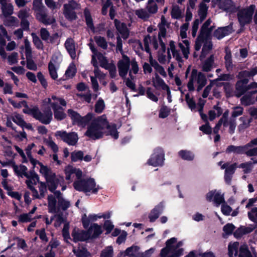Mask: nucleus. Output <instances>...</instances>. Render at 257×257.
Segmentation results:
<instances>
[{"mask_svg":"<svg viewBox=\"0 0 257 257\" xmlns=\"http://www.w3.org/2000/svg\"><path fill=\"white\" fill-rule=\"evenodd\" d=\"M105 133L114 139L118 138V133L115 125L109 124L106 116L103 115L91 122L85 134L91 139L97 140L101 138Z\"/></svg>","mask_w":257,"mask_h":257,"instance_id":"1","label":"nucleus"},{"mask_svg":"<svg viewBox=\"0 0 257 257\" xmlns=\"http://www.w3.org/2000/svg\"><path fill=\"white\" fill-rule=\"evenodd\" d=\"M183 241H178L176 237H172L166 242V247L161 250V257H179L183 254L184 249L182 247Z\"/></svg>","mask_w":257,"mask_h":257,"instance_id":"2","label":"nucleus"},{"mask_svg":"<svg viewBox=\"0 0 257 257\" xmlns=\"http://www.w3.org/2000/svg\"><path fill=\"white\" fill-rule=\"evenodd\" d=\"M73 186L76 190L82 191L86 195L96 194L101 189L95 180L91 178L77 180L74 182Z\"/></svg>","mask_w":257,"mask_h":257,"instance_id":"3","label":"nucleus"},{"mask_svg":"<svg viewBox=\"0 0 257 257\" xmlns=\"http://www.w3.org/2000/svg\"><path fill=\"white\" fill-rule=\"evenodd\" d=\"M55 196L58 199V206L56 204V200L53 195L48 196V203L49 212L51 213H57L60 209L65 210L70 206V202L69 200L63 198L60 191L55 192Z\"/></svg>","mask_w":257,"mask_h":257,"instance_id":"4","label":"nucleus"},{"mask_svg":"<svg viewBox=\"0 0 257 257\" xmlns=\"http://www.w3.org/2000/svg\"><path fill=\"white\" fill-rule=\"evenodd\" d=\"M37 164H38L40 167V173L45 178L49 190L51 192L54 191L56 189L59 182V179L56 178L55 173L50 168L44 165L38 161Z\"/></svg>","mask_w":257,"mask_h":257,"instance_id":"5","label":"nucleus"},{"mask_svg":"<svg viewBox=\"0 0 257 257\" xmlns=\"http://www.w3.org/2000/svg\"><path fill=\"white\" fill-rule=\"evenodd\" d=\"M206 83L205 76L201 72L193 69L192 71L191 77L188 83V88L189 90L194 89V85L197 86V90L200 91Z\"/></svg>","mask_w":257,"mask_h":257,"instance_id":"6","label":"nucleus"},{"mask_svg":"<svg viewBox=\"0 0 257 257\" xmlns=\"http://www.w3.org/2000/svg\"><path fill=\"white\" fill-rule=\"evenodd\" d=\"M165 154L163 150L160 147L155 148L150 159L148 161L149 165L154 167L162 166L165 160Z\"/></svg>","mask_w":257,"mask_h":257,"instance_id":"7","label":"nucleus"},{"mask_svg":"<svg viewBox=\"0 0 257 257\" xmlns=\"http://www.w3.org/2000/svg\"><path fill=\"white\" fill-rule=\"evenodd\" d=\"M255 8V5H251L249 7L241 10L238 12V20L241 27L251 21L252 14Z\"/></svg>","mask_w":257,"mask_h":257,"instance_id":"8","label":"nucleus"},{"mask_svg":"<svg viewBox=\"0 0 257 257\" xmlns=\"http://www.w3.org/2000/svg\"><path fill=\"white\" fill-rule=\"evenodd\" d=\"M211 21L210 19L207 20L202 26L200 30V33L195 43V48L196 51H199L200 49V44L199 43L200 40L202 38H210V34L212 31L213 27H210Z\"/></svg>","mask_w":257,"mask_h":257,"instance_id":"9","label":"nucleus"},{"mask_svg":"<svg viewBox=\"0 0 257 257\" xmlns=\"http://www.w3.org/2000/svg\"><path fill=\"white\" fill-rule=\"evenodd\" d=\"M55 135L70 146L75 145L78 140V135L75 132L68 133L66 131H57Z\"/></svg>","mask_w":257,"mask_h":257,"instance_id":"10","label":"nucleus"},{"mask_svg":"<svg viewBox=\"0 0 257 257\" xmlns=\"http://www.w3.org/2000/svg\"><path fill=\"white\" fill-rule=\"evenodd\" d=\"M68 114L73 120L74 123L82 126H85L92 117V115L90 113L82 117L79 114L72 109L68 110Z\"/></svg>","mask_w":257,"mask_h":257,"instance_id":"11","label":"nucleus"},{"mask_svg":"<svg viewBox=\"0 0 257 257\" xmlns=\"http://www.w3.org/2000/svg\"><path fill=\"white\" fill-rule=\"evenodd\" d=\"M206 198L208 201L212 202L214 205L217 207L225 202L224 195L219 190L210 191L206 194Z\"/></svg>","mask_w":257,"mask_h":257,"instance_id":"12","label":"nucleus"},{"mask_svg":"<svg viewBox=\"0 0 257 257\" xmlns=\"http://www.w3.org/2000/svg\"><path fill=\"white\" fill-rule=\"evenodd\" d=\"M139 66L136 60H133L131 63V69L129 71V77L125 78V82L126 85L133 90L136 89V85L133 82L135 79V76L133 75L136 74L139 72Z\"/></svg>","mask_w":257,"mask_h":257,"instance_id":"13","label":"nucleus"},{"mask_svg":"<svg viewBox=\"0 0 257 257\" xmlns=\"http://www.w3.org/2000/svg\"><path fill=\"white\" fill-rule=\"evenodd\" d=\"M133 60L130 61L129 58L123 55L122 59L117 63V67L119 76L122 78H125L128 72L130 66Z\"/></svg>","mask_w":257,"mask_h":257,"instance_id":"14","label":"nucleus"},{"mask_svg":"<svg viewBox=\"0 0 257 257\" xmlns=\"http://www.w3.org/2000/svg\"><path fill=\"white\" fill-rule=\"evenodd\" d=\"M53 114L51 109L48 107L43 112L37 108L35 118L44 124H49L52 119Z\"/></svg>","mask_w":257,"mask_h":257,"instance_id":"15","label":"nucleus"},{"mask_svg":"<svg viewBox=\"0 0 257 257\" xmlns=\"http://www.w3.org/2000/svg\"><path fill=\"white\" fill-rule=\"evenodd\" d=\"M159 33L158 34V37L160 41L161 50L159 51L158 54V60L161 63H164L165 61V57L163 55V54L166 51V46L165 44L163 43L162 38L165 37L166 35V28L163 27V26L159 27Z\"/></svg>","mask_w":257,"mask_h":257,"instance_id":"16","label":"nucleus"},{"mask_svg":"<svg viewBox=\"0 0 257 257\" xmlns=\"http://www.w3.org/2000/svg\"><path fill=\"white\" fill-rule=\"evenodd\" d=\"M43 104L44 106L50 105L53 109H54L60 107L58 106V104H61L62 106H66V102L62 98L53 95L51 98L49 97L45 98L43 100Z\"/></svg>","mask_w":257,"mask_h":257,"instance_id":"17","label":"nucleus"},{"mask_svg":"<svg viewBox=\"0 0 257 257\" xmlns=\"http://www.w3.org/2000/svg\"><path fill=\"white\" fill-rule=\"evenodd\" d=\"M64 14L67 19L73 20L76 18V15L74 11L79 8L78 4L74 1H71L69 2V4L64 5Z\"/></svg>","mask_w":257,"mask_h":257,"instance_id":"18","label":"nucleus"},{"mask_svg":"<svg viewBox=\"0 0 257 257\" xmlns=\"http://www.w3.org/2000/svg\"><path fill=\"white\" fill-rule=\"evenodd\" d=\"M66 179L71 181L74 176L79 180L82 175V172L80 169L75 168L72 166L69 165L66 167L64 170Z\"/></svg>","mask_w":257,"mask_h":257,"instance_id":"19","label":"nucleus"},{"mask_svg":"<svg viewBox=\"0 0 257 257\" xmlns=\"http://www.w3.org/2000/svg\"><path fill=\"white\" fill-rule=\"evenodd\" d=\"M39 180V177L35 173L32 172L30 175V177L26 180V183L28 187L32 191L33 196L35 198H39V194L37 190L34 187V185H35Z\"/></svg>","mask_w":257,"mask_h":257,"instance_id":"20","label":"nucleus"},{"mask_svg":"<svg viewBox=\"0 0 257 257\" xmlns=\"http://www.w3.org/2000/svg\"><path fill=\"white\" fill-rule=\"evenodd\" d=\"M199 43L200 44V48L203 45L201 54L200 56L201 59H203L206 57V56L212 49V44L210 40V38H202V39L200 40Z\"/></svg>","mask_w":257,"mask_h":257,"instance_id":"21","label":"nucleus"},{"mask_svg":"<svg viewBox=\"0 0 257 257\" xmlns=\"http://www.w3.org/2000/svg\"><path fill=\"white\" fill-rule=\"evenodd\" d=\"M218 5L220 9L229 13L234 12L236 8L231 0H219Z\"/></svg>","mask_w":257,"mask_h":257,"instance_id":"22","label":"nucleus"},{"mask_svg":"<svg viewBox=\"0 0 257 257\" xmlns=\"http://www.w3.org/2000/svg\"><path fill=\"white\" fill-rule=\"evenodd\" d=\"M72 236L75 242L84 241L89 238V235H88L87 232L80 230L76 228L73 230Z\"/></svg>","mask_w":257,"mask_h":257,"instance_id":"23","label":"nucleus"},{"mask_svg":"<svg viewBox=\"0 0 257 257\" xmlns=\"http://www.w3.org/2000/svg\"><path fill=\"white\" fill-rule=\"evenodd\" d=\"M171 52L172 54L173 57L175 58L177 61H182V57L179 53V52L176 49L175 43L173 41L170 42L169 48L168 49L167 54L168 59L169 60H170L172 57Z\"/></svg>","mask_w":257,"mask_h":257,"instance_id":"24","label":"nucleus"},{"mask_svg":"<svg viewBox=\"0 0 257 257\" xmlns=\"http://www.w3.org/2000/svg\"><path fill=\"white\" fill-rule=\"evenodd\" d=\"M232 31L231 26H228L225 27L219 28L217 29L214 33V36L218 39H221L226 35L230 34Z\"/></svg>","mask_w":257,"mask_h":257,"instance_id":"25","label":"nucleus"},{"mask_svg":"<svg viewBox=\"0 0 257 257\" xmlns=\"http://www.w3.org/2000/svg\"><path fill=\"white\" fill-rule=\"evenodd\" d=\"M65 48L73 59L76 57V48L74 40L71 38H68L65 42Z\"/></svg>","mask_w":257,"mask_h":257,"instance_id":"26","label":"nucleus"},{"mask_svg":"<svg viewBox=\"0 0 257 257\" xmlns=\"http://www.w3.org/2000/svg\"><path fill=\"white\" fill-rule=\"evenodd\" d=\"M164 207L163 203H160L151 211L149 216L150 221L154 222L158 218L159 215L162 212Z\"/></svg>","mask_w":257,"mask_h":257,"instance_id":"27","label":"nucleus"},{"mask_svg":"<svg viewBox=\"0 0 257 257\" xmlns=\"http://www.w3.org/2000/svg\"><path fill=\"white\" fill-rule=\"evenodd\" d=\"M36 16L40 22L46 25H51L55 22V19L53 17H48L44 12L37 13Z\"/></svg>","mask_w":257,"mask_h":257,"instance_id":"28","label":"nucleus"},{"mask_svg":"<svg viewBox=\"0 0 257 257\" xmlns=\"http://www.w3.org/2000/svg\"><path fill=\"white\" fill-rule=\"evenodd\" d=\"M114 24L116 29L121 35V36L124 39H126L128 36V31L126 25L117 20H114Z\"/></svg>","mask_w":257,"mask_h":257,"instance_id":"29","label":"nucleus"},{"mask_svg":"<svg viewBox=\"0 0 257 257\" xmlns=\"http://www.w3.org/2000/svg\"><path fill=\"white\" fill-rule=\"evenodd\" d=\"M102 232L101 226L96 223L92 224L87 232L88 235H89V238H95L101 234Z\"/></svg>","mask_w":257,"mask_h":257,"instance_id":"30","label":"nucleus"},{"mask_svg":"<svg viewBox=\"0 0 257 257\" xmlns=\"http://www.w3.org/2000/svg\"><path fill=\"white\" fill-rule=\"evenodd\" d=\"M149 59L151 66L153 67L156 71V74H158V73H159L162 76L166 77V73L164 68L160 65L155 60H154L151 55L150 56Z\"/></svg>","mask_w":257,"mask_h":257,"instance_id":"31","label":"nucleus"},{"mask_svg":"<svg viewBox=\"0 0 257 257\" xmlns=\"http://www.w3.org/2000/svg\"><path fill=\"white\" fill-rule=\"evenodd\" d=\"M13 168L15 173L21 177L23 176L26 177L27 178L30 177V175L27 172V168L24 165H16L15 164H13Z\"/></svg>","mask_w":257,"mask_h":257,"instance_id":"32","label":"nucleus"},{"mask_svg":"<svg viewBox=\"0 0 257 257\" xmlns=\"http://www.w3.org/2000/svg\"><path fill=\"white\" fill-rule=\"evenodd\" d=\"M248 144H251L246 148L244 153L248 156L257 155V147L252 148L253 146L257 145V138L252 140Z\"/></svg>","mask_w":257,"mask_h":257,"instance_id":"33","label":"nucleus"},{"mask_svg":"<svg viewBox=\"0 0 257 257\" xmlns=\"http://www.w3.org/2000/svg\"><path fill=\"white\" fill-rule=\"evenodd\" d=\"M247 83L248 79L244 78L237 82L236 85V89L237 91V95L238 96H240L246 90L245 85Z\"/></svg>","mask_w":257,"mask_h":257,"instance_id":"34","label":"nucleus"},{"mask_svg":"<svg viewBox=\"0 0 257 257\" xmlns=\"http://www.w3.org/2000/svg\"><path fill=\"white\" fill-rule=\"evenodd\" d=\"M152 82L153 86L155 88H161L163 90H165V89L167 88L168 87L164 81L157 74H155V77L153 78Z\"/></svg>","mask_w":257,"mask_h":257,"instance_id":"35","label":"nucleus"},{"mask_svg":"<svg viewBox=\"0 0 257 257\" xmlns=\"http://www.w3.org/2000/svg\"><path fill=\"white\" fill-rule=\"evenodd\" d=\"M251 144H247L246 145L243 146H230L228 147L226 149V152L227 153H234L236 154H242L244 153V151L247 147H248Z\"/></svg>","mask_w":257,"mask_h":257,"instance_id":"36","label":"nucleus"},{"mask_svg":"<svg viewBox=\"0 0 257 257\" xmlns=\"http://www.w3.org/2000/svg\"><path fill=\"white\" fill-rule=\"evenodd\" d=\"M179 46L182 52L184 57L186 59H188L189 54V42L187 40H184L179 43Z\"/></svg>","mask_w":257,"mask_h":257,"instance_id":"37","label":"nucleus"},{"mask_svg":"<svg viewBox=\"0 0 257 257\" xmlns=\"http://www.w3.org/2000/svg\"><path fill=\"white\" fill-rule=\"evenodd\" d=\"M222 162H219L218 165L221 166L222 169H225V173L233 174L237 167L236 164H230L229 163L223 164Z\"/></svg>","mask_w":257,"mask_h":257,"instance_id":"38","label":"nucleus"},{"mask_svg":"<svg viewBox=\"0 0 257 257\" xmlns=\"http://www.w3.org/2000/svg\"><path fill=\"white\" fill-rule=\"evenodd\" d=\"M239 243L238 242H231L228 246L229 257H236L237 255Z\"/></svg>","mask_w":257,"mask_h":257,"instance_id":"39","label":"nucleus"},{"mask_svg":"<svg viewBox=\"0 0 257 257\" xmlns=\"http://www.w3.org/2000/svg\"><path fill=\"white\" fill-rule=\"evenodd\" d=\"M139 250V247L137 246H132L128 247L124 251V255H127L130 257H140Z\"/></svg>","mask_w":257,"mask_h":257,"instance_id":"40","label":"nucleus"},{"mask_svg":"<svg viewBox=\"0 0 257 257\" xmlns=\"http://www.w3.org/2000/svg\"><path fill=\"white\" fill-rule=\"evenodd\" d=\"M91 63L95 67L94 70L95 77L98 78L99 80L104 79L105 77V75L102 73L99 69L97 65V62H96V60H95V56L93 57V59L91 60Z\"/></svg>","mask_w":257,"mask_h":257,"instance_id":"41","label":"nucleus"},{"mask_svg":"<svg viewBox=\"0 0 257 257\" xmlns=\"http://www.w3.org/2000/svg\"><path fill=\"white\" fill-rule=\"evenodd\" d=\"M171 15L173 19H180L183 17V13L179 8V7L176 5L172 6Z\"/></svg>","mask_w":257,"mask_h":257,"instance_id":"42","label":"nucleus"},{"mask_svg":"<svg viewBox=\"0 0 257 257\" xmlns=\"http://www.w3.org/2000/svg\"><path fill=\"white\" fill-rule=\"evenodd\" d=\"M1 8L3 15L5 17L11 15L13 13L14 8L11 4L6 3L1 5Z\"/></svg>","mask_w":257,"mask_h":257,"instance_id":"43","label":"nucleus"},{"mask_svg":"<svg viewBox=\"0 0 257 257\" xmlns=\"http://www.w3.org/2000/svg\"><path fill=\"white\" fill-rule=\"evenodd\" d=\"M73 252L77 257H88L90 255L89 252L83 247L73 248Z\"/></svg>","mask_w":257,"mask_h":257,"instance_id":"44","label":"nucleus"},{"mask_svg":"<svg viewBox=\"0 0 257 257\" xmlns=\"http://www.w3.org/2000/svg\"><path fill=\"white\" fill-rule=\"evenodd\" d=\"M98 59L100 66L105 69H108L109 65L106 58L101 53H98L95 55V60ZM97 61V60H96Z\"/></svg>","mask_w":257,"mask_h":257,"instance_id":"45","label":"nucleus"},{"mask_svg":"<svg viewBox=\"0 0 257 257\" xmlns=\"http://www.w3.org/2000/svg\"><path fill=\"white\" fill-rule=\"evenodd\" d=\"M214 62V56L211 55L208 59H207L202 65V70L204 71L208 72L211 70L213 68V64Z\"/></svg>","mask_w":257,"mask_h":257,"instance_id":"46","label":"nucleus"},{"mask_svg":"<svg viewBox=\"0 0 257 257\" xmlns=\"http://www.w3.org/2000/svg\"><path fill=\"white\" fill-rule=\"evenodd\" d=\"M135 14L137 17L144 21H147L150 18V15L147 11L144 9H140L136 10Z\"/></svg>","mask_w":257,"mask_h":257,"instance_id":"47","label":"nucleus"},{"mask_svg":"<svg viewBox=\"0 0 257 257\" xmlns=\"http://www.w3.org/2000/svg\"><path fill=\"white\" fill-rule=\"evenodd\" d=\"M179 156L183 159L191 161L194 158V155L190 151L181 150L178 152Z\"/></svg>","mask_w":257,"mask_h":257,"instance_id":"48","label":"nucleus"},{"mask_svg":"<svg viewBox=\"0 0 257 257\" xmlns=\"http://www.w3.org/2000/svg\"><path fill=\"white\" fill-rule=\"evenodd\" d=\"M257 74V67H255L250 71H243L239 73L240 78H246V77H253Z\"/></svg>","mask_w":257,"mask_h":257,"instance_id":"49","label":"nucleus"},{"mask_svg":"<svg viewBox=\"0 0 257 257\" xmlns=\"http://www.w3.org/2000/svg\"><path fill=\"white\" fill-rule=\"evenodd\" d=\"M35 146V145L34 143H32L31 145L28 146L26 149V154L28 158L29 159V161L34 166L37 165V162H38L37 160L32 157L31 154V150Z\"/></svg>","mask_w":257,"mask_h":257,"instance_id":"50","label":"nucleus"},{"mask_svg":"<svg viewBox=\"0 0 257 257\" xmlns=\"http://www.w3.org/2000/svg\"><path fill=\"white\" fill-rule=\"evenodd\" d=\"M222 111L221 109L217 106H214L213 110L209 112V118L210 120H213L216 116H219L221 114Z\"/></svg>","mask_w":257,"mask_h":257,"instance_id":"51","label":"nucleus"},{"mask_svg":"<svg viewBox=\"0 0 257 257\" xmlns=\"http://www.w3.org/2000/svg\"><path fill=\"white\" fill-rule=\"evenodd\" d=\"M84 15L87 26L93 32H96V31L95 30L93 24L92 19L90 16L89 11L87 10H85L84 11Z\"/></svg>","mask_w":257,"mask_h":257,"instance_id":"52","label":"nucleus"},{"mask_svg":"<svg viewBox=\"0 0 257 257\" xmlns=\"http://www.w3.org/2000/svg\"><path fill=\"white\" fill-rule=\"evenodd\" d=\"M53 111L55 118L58 120L63 119L66 116V114L64 112V109L61 107L54 109Z\"/></svg>","mask_w":257,"mask_h":257,"instance_id":"53","label":"nucleus"},{"mask_svg":"<svg viewBox=\"0 0 257 257\" xmlns=\"http://www.w3.org/2000/svg\"><path fill=\"white\" fill-rule=\"evenodd\" d=\"M257 163V161H250L247 163H244L240 164L238 168H242L244 173H248L251 171L252 168V164Z\"/></svg>","mask_w":257,"mask_h":257,"instance_id":"54","label":"nucleus"},{"mask_svg":"<svg viewBox=\"0 0 257 257\" xmlns=\"http://www.w3.org/2000/svg\"><path fill=\"white\" fill-rule=\"evenodd\" d=\"M185 100L188 107L192 111H196V105L192 97L188 93L185 95Z\"/></svg>","mask_w":257,"mask_h":257,"instance_id":"55","label":"nucleus"},{"mask_svg":"<svg viewBox=\"0 0 257 257\" xmlns=\"http://www.w3.org/2000/svg\"><path fill=\"white\" fill-rule=\"evenodd\" d=\"M207 9L208 7L206 4L201 3L200 5L198 14L201 21H203L206 18L207 16Z\"/></svg>","mask_w":257,"mask_h":257,"instance_id":"56","label":"nucleus"},{"mask_svg":"<svg viewBox=\"0 0 257 257\" xmlns=\"http://www.w3.org/2000/svg\"><path fill=\"white\" fill-rule=\"evenodd\" d=\"M113 249L112 246H108L102 250L100 257H113Z\"/></svg>","mask_w":257,"mask_h":257,"instance_id":"57","label":"nucleus"},{"mask_svg":"<svg viewBox=\"0 0 257 257\" xmlns=\"http://www.w3.org/2000/svg\"><path fill=\"white\" fill-rule=\"evenodd\" d=\"M76 72V68L75 65L73 63H71L65 72V75L67 78H70L73 77Z\"/></svg>","mask_w":257,"mask_h":257,"instance_id":"58","label":"nucleus"},{"mask_svg":"<svg viewBox=\"0 0 257 257\" xmlns=\"http://www.w3.org/2000/svg\"><path fill=\"white\" fill-rule=\"evenodd\" d=\"M62 61V57L60 54L56 55L53 56L51 60L48 65H52L56 68H59L60 64Z\"/></svg>","mask_w":257,"mask_h":257,"instance_id":"59","label":"nucleus"},{"mask_svg":"<svg viewBox=\"0 0 257 257\" xmlns=\"http://www.w3.org/2000/svg\"><path fill=\"white\" fill-rule=\"evenodd\" d=\"M62 61V57L60 54L56 55L53 56L51 60L48 65H52L56 68H59L60 64Z\"/></svg>","mask_w":257,"mask_h":257,"instance_id":"60","label":"nucleus"},{"mask_svg":"<svg viewBox=\"0 0 257 257\" xmlns=\"http://www.w3.org/2000/svg\"><path fill=\"white\" fill-rule=\"evenodd\" d=\"M147 9L149 13L155 14L158 11V6L153 0H149L147 6Z\"/></svg>","mask_w":257,"mask_h":257,"instance_id":"61","label":"nucleus"},{"mask_svg":"<svg viewBox=\"0 0 257 257\" xmlns=\"http://www.w3.org/2000/svg\"><path fill=\"white\" fill-rule=\"evenodd\" d=\"M94 39L98 46L104 49L107 48V43L104 38L101 36H95Z\"/></svg>","mask_w":257,"mask_h":257,"instance_id":"62","label":"nucleus"},{"mask_svg":"<svg viewBox=\"0 0 257 257\" xmlns=\"http://www.w3.org/2000/svg\"><path fill=\"white\" fill-rule=\"evenodd\" d=\"M43 7L42 0H34L33 9L36 12V14L44 13L42 11Z\"/></svg>","mask_w":257,"mask_h":257,"instance_id":"63","label":"nucleus"},{"mask_svg":"<svg viewBox=\"0 0 257 257\" xmlns=\"http://www.w3.org/2000/svg\"><path fill=\"white\" fill-rule=\"evenodd\" d=\"M238 257H251L246 245L243 244L240 247Z\"/></svg>","mask_w":257,"mask_h":257,"instance_id":"64","label":"nucleus"}]
</instances>
